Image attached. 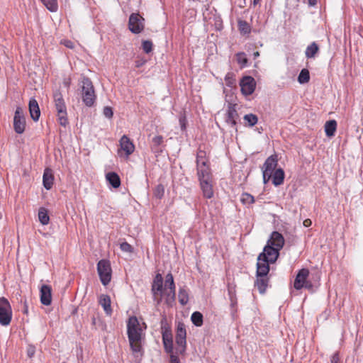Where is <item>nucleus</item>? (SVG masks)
<instances>
[{
	"instance_id": "1",
	"label": "nucleus",
	"mask_w": 363,
	"mask_h": 363,
	"mask_svg": "<svg viewBox=\"0 0 363 363\" xmlns=\"http://www.w3.org/2000/svg\"><path fill=\"white\" fill-rule=\"evenodd\" d=\"M145 329L146 324L144 322H140L135 316L128 318L127 334L131 350L135 357L142 355Z\"/></svg>"
},
{
	"instance_id": "2",
	"label": "nucleus",
	"mask_w": 363,
	"mask_h": 363,
	"mask_svg": "<svg viewBox=\"0 0 363 363\" xmlns=\"http://www.w3.org/2000/svg\"><path fill=\"white\" fill-rule=\"evenodd\" d=\"M81 96L83 103L88 107L94 106L96 96L91 79L84 77L80 82Z\"/></svg>"
},
{
	"instance_id": "3",
	"label": "nucleus",
	"mask_w": 363,
	"mask_h": 363,
	"mask_svg": "<svg viewBox=\"0 0 363 363\" xmlns=\"http://www.w3.org/2000/svg\"><path fill=\"white\" fill-rule=\"evenodd\" d=\"M53 101L57 111V121L60 125L65 127L68 124L67 106L60 90L57 89L54 91Z\"/></svg>"
},
{
	"instance_id": "4",
	"label": "nucleus",
	"mask_w": 363,
	"mask_h": 363,
	"mask_svg": "<svg viewBox=\"0 0 363 363\" xmlns=\"http://www.w3.org/2000/svg\"><path fill=\"white\" fill-rule=\"evenodd\" d=\"M309 273V270L306 268H303L298 272L294 282V287L296 290H301L303 288L309 291L313 290V285L308 280Z\"/></svg>"
},
{
	"instance_id": "5",
	"label": "nucleus",
	"mask_w": 363,
	"mask_h": 363,
	"mask_svg": "<svg viewBox=\"0 0 363 363\" xmlns=\"http://www.w3.org/2000/svg\"><path fill=\"white\" fill-rule=\"evenodd\" d=\"M13 312L11 304L5 297L0 298V325L8 326L12 320Z\"/></svg>"
},
{
	"instance_id": "6",
	"label": "nucleus",
	"mask_w": 363,
	"mask_h": 363,
	"mask_svg": "<svg viewBox=\"0 0 363 363\" xmlns=\"http://www.w3.org/2000/svg\"><path fill=\"white\" fill-rule=\"evenodd\" d=\"M97 272L104 286L108 285L111 280V267L108 260L101 259L97 264Z\"/></svg>"
},
{
	"instance_id": "7",
	"label": "nucleus",
	"mask_w": 363,
	"mask_h": 363,
	"mask_svg": "<svg viewBox=\"0 0 363 363\" xmlns=\"http://www.w3.org/2000/svg\"><path fill=\"white\" fill-rule=\"evenodd\" d=\"M164 294L166 297V302L172 303L175 300L176 290L173 276L171 273H168L165 277V282L164 287Z\"/></svg>"
},
{
	"instance_id": "8",
	"label": "nucleus",
	"mask_w": 363,
	"mask_h": 363,
	"mask_svg": "<svg viewBox=\"0 0 363 363\" xmlns=\"http://www.w3.org/2000/svg\"><path fill=\"white\" fill-rule=\"evenodd\" d=\"M176 343L179 352L183 353L186 347V330L184 323L178 322L176 328Z\"/></svg>"
},
{
	"instance_id": "9",
	"label": "nucleus",
	"mask_w": 363,
	"mask_h": 363,
	"mask_svg": "<svg viewBox=\"0 0 363 363\" xmlns=\"http://www.w3.org/2000/svg\"><path fill=\"white\" fill-rule=\"evenodd\" d=\"M145 28V19L138 13H133L129 17L128 28L135 34L140 33Z\"/></svg>"
},
{
	"instance_id": "10",
	"label": "nucleus",
	"mask_w": 363,
	"mask_h": 363,
	"mask_svg": "<svg viewBox=\"0 0 363 363\" xmlns=\"http://www.w3.org/2000/svg\"><path fill=\"white\" fill-rule=\"evenodd\" d=\"M26 128V119L23 114V110L21 107H17L13 118V128L16 133L21 134L24 132Z\"/></svg>"
},
{
	"instance_id": "11",
	"label": "nucleus",
	"mask_w": 363,
	"mask_h": 363,
	"mask_svg": "<svg viewBox=\"0 0 363 363\" xmlns=\"http://www.w3.org/2000/svg\"><path fill=\"white\" fill-rule=\"evenodd\" d=\"M162 342L166 352L172 354L173 352V340L172 333L169 327L162 326Z\"/></svg>"
},
{
	"instance_id": "12",
	"label": "nucleus",
	"mask_w": 363,
	"mask_h": 363,
	"mask_svg": "<svg viewBox=\"0 0 363 363\" xmlns=\"http://www.w3.org/2000/svg\"><path fill=\"white\" fill-rule=\"evenodd\" d=\"M240 86L242 94L245 96H249L254 92L256 86V82L253 77L246 76L242 77L240 80Z\"/></svg>"
},
{
	"instance_id": "13",
	"label": "nucleus",
	"mask_w": 363,
	"mask_h": 363,
	"mask_svg": "<svg viewBox=\"0 0 363 363\" xmlns=\"http://www.w3.org/2000/svg\"><path fill=\"white\" fill-rule=\"evenodd\" d=\"M279 250H280L267 244L264 247L263 252L260 253L258 257H259V259L262 258L271 263H274L279 255Z\"/></svg>"
},
{
	"instance_id": "14",
	"label": "nucleus",
	"mask_w": 363,
	"mask_h": 363,
	"mask_svg": "<svg viewBox=\"0 0 363 363\" xmlns=\"http://www.w3.org/2000/svg\"><path fill=\"white\" fill-rule=\"evenodd\" d=\"M40 302L45 306H50L52 302V288L49 285L44 284L40 290Z\"/></svg>"
},
{
	"instance_id": "15",
	"label": "nucleus",
	"mask_w": 363,
	"mask_h": 363,
	"mask_svg": "<svg viewBox=\"0 0 363 363\" xmlns=\"http://www.w3.org/2000/svg\"><path fill=\"white\" fill-rule=\"evenodd\" d=\"M267 245L273 246L278 250H281L284 245V238L281 233L277 231H274L269 240L267 241Z\"/></svg>"
},
{
	"instance_id": "16",
	"label": "nucleus",
	"mask_w": 363,
	"mask_h": 363,
	"mask_svg": "<svg viewBox=\"0 0 363 363\" xmlns=\"http://www.w3.org/2000/svg\"><path fill=\"white\" fill-rule=\"evenodd\" d=\"M121 149L125 152L126 157L130 155L135 150V145L126 135H123L120 140Z\"/></svg>"
},
{
	"instance_id": "17",
	"label": "nucleus",
	"mask_w": 363,
	"mask_h": 363,
	"mask_svg": "<svg viewBox=\"0 0 363 363\" xmlns=\"http://www.w3.org/2000/svg\"><path fill=\"white\" fill-rule=\"evenodd\" d=\"M203 192V196L206 199H211L213 196L212 179L199 180Z\"/></svg>"
},
{
	"instance_id": "18",
	"label": "nucleus",
	"mask_w": 363,
	"mask_h": 363,
	"mask_svg": "<svg viewBox=\"0 0 363 363\" xmlns=\"http://www.w3.org/2000/svg\"><path fill=\"white\" fill-rule=\"evenodd\" d=\"M152 292L154 296H156L157 294L162 296L164 294L163 278L160 274H157L154 278L152 284Z\"/></svg>"
},
{
	"instance_id": "19",
	"label": "nucleus",
	"mask_w": 363,
	"mask_h": 363,
	"mask_svg": "<svg viewBox=\"0 0 363 363\" xmlns=\"http://www.w3.org/2000/svg\"><path fill=\"white\" fill-rule=\"evenodd\" d=\"M271 262L267 261V259H259V257H257V271L256 275L259 277L267 276L269 272V264Z\"/></svg>"
},
{
	"instance_id": "20",
	"label": "nucleus",
	"mask_w": 363,
	"mask_h": 363,
	"mask_svg": "<svg viewBox=\"0 0 363 363\" xmlns=\"http://www.w3.org/2000/svg\"><path fill=\"white\" fill-rule=\"evenodd\" d=\"M28 108L31 118L34 121H38L40 116V111L38 106V103L34 98L30 99Z\"/></svg>"
},
{
	"instance_id": "21",
	"label": "nucleus",
	"mask_w": 363,
	"mask_h": 363,
	"mask_svg": "<svg viewBox=\"0 0 363 363\" xmlns=\"http://www.w3.org/2000/svg\"><path fill=\"white\" fill-rule=\"evenodd\" d=\"M54 182V175L52 171L50 168H46L44 170L43 176V186L47 189L50 190L52 189Z\"/></svg>"
},
{
	"instance_id": "22",
	"label": "nucleus",
	"mask_w": 363,
	"mask_h": 363,
	"mask_svg": "<svg viewBox=\"0 0 363 363\" xmlns=\"http://www.w3.org/2000/svg\"><path fill=\"white\" fill-rule=\"evenodd\" d=\"M99 304L102 306L104 308L106 314L107 315H111L112 314V308H111V298L108 295L102 294L99 296Z\"/></svg>"
},
{
	"instance_id": "23",
	"label": "nucleus",
	"mask_w": 363,
	"mask_h": 363,
	"mask_svg": "<svg viewBox=\"0 0 363 363\" xmlns=\"http://www.w3.org/2000/svg\"><path fill=\"white\" fill-rule=\"evenodd\" d=\"M277 156L275 155H271L265 160L262 169L264 170L266 173H272L277 165Z\"/></svg>"
},
{
	"instance_id": "24",
	"label": "nucleus",
	"mask_w": 363,
	"mask_h": 363,
	"mask_svg": "<svg viewBox=\"0 0 363 363\" xmlns=\"http://www.w3.org/2000/svg\"><path fill=\"white\" fill-rule=\"evenodd\" d=\"M269 281V279L267 276H263V277L257 276L255 286L257 287L260 294H264L268 286Z\"/></svg>"
},
{
	"instance_id": "25",
	"label": "nucleus",
	"mask_w": 363,
	"mask_h": 363,
	"mask_svg": "<svg viewBox=\"0 0 363 363\" xmlns=\"http://www.w3.org/2000/svg\"><path fill=\"white\" fill-rule=\"evenodd\" d=\"M196 169L208 167V160L205 151L199 150L196 155Z\"/></svg>"
},
{
	"instance_id": "26",
	"label": "nucleus",
	"mask_w": 363,
	"mask_h": 363,
	"mask_svg": "<svg viewBox=\"0 0 363 363\" xmlns=\"http://www.w3.org/2000/svg\"><path fill=\"white\" fill-rule=\"evenodd\" d=\"M226 115V123L232 127L235 126L236 125V118L238 116L235 108L230 106Z\"/></svg>"
},
{
	"instance_id": "27",
	"label": "nucleus",
	"mask_w": 363,
	"mask_h": 363,
	"mask_svg": "<svg viewBox=\"0 0 363 363\" xmlns=\"http://www.w3.org/2000/svg\"><path fill=\"white\" fill-rule=\"evenodd\" d=\"M284 172L281 168L277 169L272 173V183L277 186L283 184L284 179Z\"/></svg>"
},
{
	"instance_id": "28",
	"label": "nucleus",
	"mask_w": 363,
	"mask_h": 363,
	"mask_svg": "<svg viewBox=\"0 0 363 363\" xmlns=\"http://www.w3.org/2000/svg\"><path fill=\"white\" fill-rule=\"evenodd\" d=\"M164 140L162 135H156L152 139L151 150L155 153H160L162 151L160 146L162 145Z\"/></svg>"
},
{
	"instance_id": "29",
	"label": "nucleus",
	"mask_w": 363,
	"mask_h": 363,
	"mask_svg": "<svg viewBox=\"0 0 363 363\" xmlns=\"http://www.w3.org/2000/svg\"><path fill=\"white\" fill-rule=\"evenodd\" d=\"M106 179L108 183L115 189L118 188L121 185L120 177L115 172L107 173L106 175Z\"/></svg>"
},
{
	"instance_id": "30",
	"label": "nucleus",
	"mask_w": 363,
	"mask_h": 363,
	"mask_svg": "<svg viewBox=\"0 0 363 363\" xmlns=\"http://www.w3.org/2000/svg\"><path fill=\"white\" fill-rule=\"evenodd\" d=\"M337 128V122L335 120H330L325 124V134L328 137L333 136Z\"/></svg>"
},
{
	"instance_id": "31",
	"label": "nucleus",
	"mask_w": 363,
	"mask_h": 363,
	"mask_svg": "<svg viewBox=\"0 0 363 363\" xmlns=\"http://www.w3.org/2000/svg\"><path fill=\"white\" fill-rule=\"evenodd\" d=\"M196 170L199 180L212 179L210 167L206 168H197Z\"/></svg>"
},
{
	"instance_id": "32",
	"label": "nucleus",
	"mask_w": 363,
	"mask_h": 363,
	"mask_svg": "<svg viewBox=\"0 0 363 363\" xmlns=\"http://www.w3.org/2000/svg\"><path fill=\"white\" fill-rule=\"evenodd\" d=\"M38 219L41 224L48 225L50 221V217L48 211L44 207H40L38 211Z\"/></svg>"
},
{
	"instance_id": "33",
	"label": "nucleus",
	"mask_w": 363,
	"mask_h": 363,
	"mask_svg": "<svg viewBox=\"0 0 363 363\" xmlns=\"http://www.w3.org/2000/svg\"><path fill=\"white\" fill-rule=\"evenodd\" d=\"M319 48L315 43L310 44L306 50L305 54L307 58H313L315 54L318 52Z\"/></svg>"
},
{
	"instance_id": "34",
	"label": "nucleus",
	"mask_w": 363,
	"mask_h": 363,
	"mask_svg": "<svg viewBox=\"0 0 363 363\" xmlns=\"http://www.w3.org/2000/svg\"><path fill=\"white\" fill-rule=\"evenodd\" d=\"M228 291L230 301L231 307H235L237 305V298L235 293V286L233 284H228Z\"/></svg>"
},
{
	"instance_id": "35",
	"label": "nucleus",
	"mask_w": 363,
	"mask_h": 363,
	"mask_svg": "<svg viewBox=\"0 0 363 363\" xmlns=\"http://www.w3.org/2000/svg\"><path fill=\"white\" fill-rule=\"evenodd\" d=\"M43 5L51 12H56L58 9L57 0H40Z\"/></svg>"
},
{
	"instance_id": "36",
	"label": "nucleus",
	"mask_w": 363,
	"mask_h": 363,
	"mask_svg": "<svg viewBox=\"0 0 363 363\" xmlns=\"http://www.w3.org/2000/svg\"><path fill=\"white\" fill-rule=\"evenodd\" d=\"M191 320L193 324L197 327L203 325V315L199 311H195L191 314Z\"/></svg>"
},
{
	"instance_id": "37",
	"label": "nucleus",
	"mask_w": 363,
	"mask_h": 363,
	"mask_svg": "<svg viewBox=\"0 0 363 363\" xmlns=\"http://www.w3.org/2000/svg\"><path fill=\"white\" fill-rule=\"evenodd\" d=\"M178 298L179 303L184 306L186 305L189 301V294L186 291V290L184 288H180L178 294Z\"/></svg>"
},
{
	"instance_id": "38",
	"label": "nucleus",
	"mask_w": 363,
	"mask_h": 363,
	"mask_svg": "<svg viewBox=\"0 0 363 363\" xmlns=\"http://www.w3.org/2000/svg\"><path fill=\"white\" fill-rule=\"evenodd\" d=\"M245 122L250 127L254 126L258 121V118L253 113H249L244 116Z\"/></svg>"
},
{
	"instance_id": "39",
	"label": "nucleus",
	"mask_w": 363,
	"mask_h": 363,
	"mask_svg": "<svg viewBox=\"0 0 363 363\" xmlns=\"http://www.w3.org/2000/svg\"><path fill=\"white\" fill-rule=\"evenodd\" d=\"M238 28L240 33L242 34H248L251 31L250 26L245 21L240 20L238 21Z\"/></svg>"
},
{
	"instance_id": "40",
	"label": "nucleus",
	"mask_w": 363,
	"mask_h": 363,
	"mask_svg": "<svg viewBox=\"0 0 363 363\" xmlns=\"http://www.w3.org/2000/svg\"><path fill=\"white\" fill-rule=\"evenodd\" d=\"M310 79V74L309 71L306 69H303L298 77V81L300 84H305L308 82Z\"/></svg>"
},
{
	"instance_id": "41",
	"label": "nucleus",
	"mask_w": 363,
	"mask_h": 363,
	"mask_svg": "<svg viewBox=\"0 0 363 363\" xmlns=\"http://www.w3.org/2000/svg\"><path fill=\"white\" fill-rule=\"evenodd\" d=\"M240 201L245 205H250L255 203L254 196L248 193H243L241 195Z\"/></svg>"
},
{
	"instance_id": "42",
	"label": "nucleus",
	"mask_w": 363,
	"mask_h": 363,
	"mask_svg": "<svg viewBox=\"0 0 363 363\" xmlns=\"http://www.w3.org/2000/svg\"><path fill=\"white\" fill-rule=\"evenodd\" d=\"M225 82L226 86L232 87L235 84V74L233 72H228L225 77Z\"/></svg>"
},
{
	"instance_id": "43",
	"label": "nucleus",
	"mask_w": 363,
	"mask_h": 363,
	"mask_svg": "<svg viewBox=\"0 0 363 363\" xmlns=\"http://www.w3.org/2000/svg\"><path fill=\"white\" fill-rule=\"evenodd\" d=\"M237 62L242 67H244L247 65V59L246 57V55L245 52H238L236 55Z\"/></svg>"
},
{
	"instance_id": "44",
	"label": "nucleus",
	"mask_w": 363,
	"mask_h": 363,
	"mask_svg": "<svg viewBox=\"0 0 363 363\" xmlns=\"http://www.w3.org/2000/svg\"><path fill=\"white\" fill-rule=\"evenodd\" d=\"M164 188L163 185L159 184L154 189V196L157 199H161L164 196Z\"/></svg>"
},
{
	"instance_id": "45",
	"label": "nucleus",
	"mask_w": 363,
	"mask_h": 363,
	"mask_svg": "<svg viewBox=\"0 0 363 363\" xmlns=\"http://www.w3.org/2000/svg\"><path fill=\"white\" fill-rule=\"evenodd\" d=\"M142 47L145 53H150L152 50V43L150 40H144Z\"/></svg>"
},
{
	"instance_id": "46",
	"label": "nucleus",
	"mask_w": 363,
	"mask_h": 363,
	"mask_svg": "<svg viewBox=\"0 0 363 363\" xmlns=\"http://www.w3.org/2000/svg\"><path fill=\"white\" fill-rule=\"evenodd\" d=\"M120 248L122 251L126 252H133V247L126 242H122L120 245Z\"/></svg>"
},
{
	"instance_id": "47",
	"label": "nucleus",
	"mask_w": 363,
	"mask_h": 363,
	"mask_svg": "<svg viewBox=\"0 0 363 363\" xmlns=\"http://www.w3.org/2000/svg\"><path fill=\"white\" fill-rule=\"evenodd\" d=\"M103 113L105 116V117L108 118H111L113 115L112 108L110 106H105L103 110Z\"/></svg>"
},
{
	"instance_id": "48",
	"label": "nucleus",
	"mask_w": 363,
	"mask_h": 363,
	"mask_svg": "<svg viewBox=\"0 0 363 363\" xmlns=\"http://www.w3.org/2000/svg\"><path fill=\"white\" fill-rule=\"evenodd\" d=\"M330 363H341L338 352L334 353L330 358Z\"/></svg>"
},
{
	"instance_id": "49",
	"label": "nucleus",
	"mask_w": 363,
	"mask_h": 363,
	"mask_svg": "<svg viewBox=\"0 0 363 363\" xmlns=\"http://www.w3.org/2000/svg\"><path fill=\"white\" fill-rule=\"evenodd\" d=\"M262 174H263L264 182L267 183L269 180V179L272 177V173H270V172L266 173L265 171L262 169Z\"/></svg>"
},
{
	"instance_id": "50",
	"label": "nucleus",
	"mask_w": 363,
	"mask_h": 363,
	"mask_svg": "<svg viewBox=\"0 0 363 363\" xmlns=\"http://www.w3.org/2000/svg\"><path fill=\"white\" fill-rule=\"evenodd\" d=\"M169 363H180V362H179V359L178 357L172 353L170 354V362Z\"/></svg>"
},
{
	"instance_id": "51",
	"label": "nucleus",
	"mask_w": 363,
	"mask_h": 363,
	"mask_svg": "<svg viewBox=\"0 0 363 363\" xmlns=\"http://www.w3.org/2000/svg\"><path fill=\"white\" fill-rule=\"evenodd\" d=\"M35 353V349L34 347H30L28 349V355L30 357H32L33 356Z\"/></svg>"
},
{
	"instance_id": "52",
	"label": "nucleus",
	"mask_w": 363,
	"mask_h": 363,
	"mask_svg": "<svg viewBox=\"0 0 363 363\" xmlns=\"http://www.w3.org/2000/svg\"><path fill=\"white\" fill-rule=\"evenodd\" d=\"M303 224L305 227H310L312 224V221L311 219L307 218V219L304 220Z\"/></svg>"
},
{
	"instance_id": "53",
	"label": "nucleus",
	"mask_w": 363,
	"mask_h": 363,
	"mask_svg": "<svg viewBox=\"0 0 363 363\" xmlns=\"http://www.w3.org/2000/svg\"><path fill=\"white\" fill-rule=\"evenodd\" d=\"M65 46L69 48H73V43L71 41H67L65 43Z\"/></svg>"
},
{
	"instance_id": "54",
	"label": "nucleus",
	"mask_w": 363,
	"mask_h": 363,
	"mask_svg": "<svg viewBox=\"0 0 363 363\" xmlns=\"http://www.w3.org/2000/svg\"><path fill=\"white\" fill-rule=\"evenodd\" d=\"M308 4L310 6H315L316 4V0H308Z\"/></svg>"
},
{
	"instance_id": "55",
	"label": "nucleus",
	"mask_w": 363,
	"mask_h": 363,
	"mask_svg": "<svg viewBox=\"0 0 363 363\" xmlns=\"http://www.w3.org/2000/svg\"><path fill=\"white\" fill-rule=\"evenodd\" d=\"M64 84H65L66 86H67V87H68V86H69V84H70V79L65 80V81L64 82Z\"/></svg>"
},
{
	"instance_id": "56",
	"label": "nucleus",
	"mask_w": 363,
	"mask_h": 363,
	"mask_svg": "<svg viewBox=\"0 0 363 363\" xmlns=\"http://www.w3.org/2000/svg\"><path fill=\"white\" fill-rule=\"evenodd\" d=\"M253 55H254V58H256L259 56V52L258 51L255 52Z\"/></svg>"
},
{
	"instance_id": "57",
	"label": "nucleus",
	"mask_w": 363,
	"mask_h": 363,
	"mask_svg": "<svg viewBox=\"0 0 363 363\" xmlns=\"http://www.w3.org/2000/svg\"><path fill=\"white\" fill-rule=\"evenodd\" d=\"M260 0H253V4L255 5H256L257 4H258Z\"/></svg>"
}]
</instances>
